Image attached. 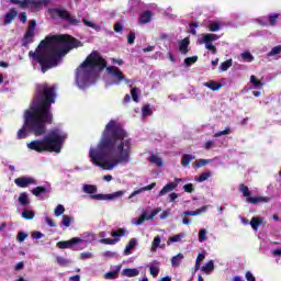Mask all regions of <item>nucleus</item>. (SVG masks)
I'll use <instances>...</instances> for the list:
<instances>
[{
    "mask_svg": "<svg viewBox=\"0 0 281 281\" xmlns=\"http://www.w3.org/2000/svg\"><path fill=\"white\" fill-rule=\"evenodd\" d=\"M128 134L122 127V124L111 120L102 133V137L97 145V149L91 148L89 157L94 164L103 170H113L120 164L131 161V148L133 144Z\"/></svg>",
    "mask_w": 281,
    "mask_h": 281,
    "instance_id": "f257e3e1",
    "label": "nucleus"
},
{
    "mask_svg": "<svg viewBox=\"0 0 281 281\" xmlns=\"http://www.w3.org/2000/svg\"><path fill=\"white\" fill-rule=\"evenodd\" d=\"M78 47H82V42L71 35H47L40 42L35 52H29V57L36 60L41 66L42 74H45L54 67H58L63 57Z\"/></svg>",
    "mask_w": 281,
    "mask_h": 281,
    "instance_id": "f03ea898",
    "label": "nucleus"
},
{
    "mask_svg": "<svg viewBox=\"0 0 281 281\" xmlns=\"http://www.w3.org/2000/svg\"><path fill=\"white\" fill-rule=\"evenodd\" d=\"M56 86H49L47 82L37 85L33 103L27 111L44 120L46 124H52L54 122L52 105L56 104Z\"/></svg>",
    "mask_w": 281,
    "mask_h": 281,
    "instance_id": "7ed1b4c3",
    "label": "nucleus"
},
{
    "mask_svg": "<svg viewBox=\"0 0 281 281\" xmlns=\"http://www.w3.org/2000/svg\"><path fill=\"white\" fill-rule=\"evenodd\" d=\"M66 139L67 134H63L59 128H53L43 139L32 140L26 146L35 153H60Z\"/></svg>",
    "mask_w": 281,
    "mask_h": 281,
    "instance_id": "20e7f679",
    "label": "nucleus"
},
{
    "mask_svg": "<svg viewBox=\"0 0 281 281\" xmlns=\"http://www.w3.org/2000/svg\"><path fill=\"white\" fill-rule=\"evenodd\" d=\"M95 68L100 69V71L106 69V59H103L98 50H92L76 69V80L78 82H89L91 76H93V69Z\"/></svg>",
    "mask_w": 281,
    "mask_h": 281,
    "instance_id": "39448f33",
    "label": "nucleus"
},
{
    "mask_svg": "<svg viewBox=\"0 0 281 281\" xmlns=\"http://www.w3.org/2000/svg\"><path fill=\"white\" fill-rule=\"evenodd\" d=\"M27 131L33 133L35 137H41L47 133V121L26 110L24 113V124L16 134L18 139H25L27 137Z\"/></svg>",
    "mask_w": 281,
    "mask_h": 281,
    "instance_id": "423d86ee",
    "label": "nucleus"
},
{
    "mask_svg": "<svg viewBox=\"0 0 281 281\" xmlns=\"http://www.w3.org/2000/svg\"><path fill=\"white\" fill-rule=\"evenodd\" d=\"M83 192H86V194H92L90 195V199L94 201H113V199H120V196H124V191H116L110 194H95V192H98V187L93 184H85Z\"/></svg>",
    "mask_w": 281,
    "mask_h": 281,
    "instance_id": "0eeeda50",
    "label": "nucleus"
},
{
    "mask_svg": "<svg viewBox=\"0 0 281 281\" xmlns=\"http://www.w3.org/2000/svg\"><path fill=\"white\" fill-rule=\"evenodd\" d=\"M50 19H63V21H67L69 25H80V20L71 16V13L65 8H48L47 10Z\"/></svg>",
    "mask_w": 281,
    "mask_h": 281,
    "instance_id": "6e6552de",
    "label": "nucleus"
},
{
    "mask_svg": "<svg viewBox=\"0 0 281 281\" xmlns=\"http://www.w3.org/2000/svg\"><path fill=\"white\" fill-rule=\"evenodd\" d=\"M239 192H241L243 196L246 198V201L252 205H258L259 203H269L271 201V198L269 196L251 198V191L249 190V187L245 186L244 183L239 184Z\"/></svg>",
    "mask_w": 281,
    "mask_h": 281,
    "instance_id": "1a4fd4ad",
    "label": "nucleus"
},
{
    "mask_svg": "<svg viewBox=\"0 0 281 281\" xmlns=\"http://www.w3.org/2000/svg\"><path fill=\"white\" fill-rule=\"evenodd\" d=\"M106 74H109V76H112V78H115L116 85H120V82H124V80H126V77L124 76L122 70H120V68L115 66L106 67Z\"/></svg>",
    "mask_w": 281,
    "mask_h": 281,
    "instance_id": "9d476101",
    "label": "nucleus"
},
{
    "mask_svg": "<svg viewBox=\"0 0 281 281\" xmlns=\"http://www.w3.org/2000/svg\"><path fill=\"white\" fill-rule=\"evenodd\" d=\"M18 188H27V186H36V179L33 177H20L14 180Z\"/></svg>",
    "mask_w": 281,
    "mask_h": 281,
    "instance_id": "9b49d317",
    "label": "nucleus"
},
{
    "mask_svg": "<svg viewBox=\"0 0 281 281\" xmlns=\"http://www.w3.org/2000/svg\"><path fill=\"white\" fill-rule=\"evenodd\" d=\"M78 243H82V238L74 237L70 240L58 241L57 247L59 249H71V247H74V245H78Z\"/></svg>",
    "mask_w": 281,
    "mask_h": 281,
    "instance_id": "f8f14e48",
    "label": "nucleus"
},
{
    "mask_svg": "<svg viewBox=\"0 0 281 281\" xmlns=\"http://www.w3.org/2000/svg\"><path fill=\"white\" fill-rule=\"evenodd\" d=\"M159 212H161V209L157 207L151 211L149 215H146V213L142 214L136 221V225H142L144 221H153V218H155L159 214Z\"/></svg>",
    "mask_w": 281,
    "mask_h": 281,
    "instance_id": "ddd939ff",
    "label": "nucleus"
},
{
    "mask_svg": "<svg viewBox=\"0 0 281 281\" xmlns=\"http://www.w3.org/2000/svg\"><path fill=\"white\" fill-rule=\"evenodd\" d=\"M150 21H153V11H143L138 18V23L146 25L147 23H150Z\"/></svg>",
    "mask_w": 281,
    "mask_h": 281,
    "instance_id": "4468645a",
    "label": "nucleus"
},
{
    "mask_svg": "<svg viewBox=\"0 0 281 281\" xmlns=\"http://www.w3.org/2000/svg\"><path fill=\"white\" fill-rule=\"evenodd\" d=\"M19 16V12L14 10V8H11L9 12L4 14L3 23L4 25H10L14 19Z\"/></svg>",
    "mask_w": 281,
    "mask_h": 281,
    "instance_id": "2eb2a0df",
    "label": "nucleus"
},
{
    "mask_svg": "<svg viewBox=\"0 0 281 281\" xmlns=\"http://www.w3.org/2000/svg\"><path fill=\"white\" fill-rule=\"evenodd\" d=\"M120 271H122V265L116 266L115 270L106 272L104 274L105 280H117L120 278Z\"/></svg>",
    "mask_w": 281,
    "mask_h": 281,
    "instance_id": "dca6fc26",
    "label": "nucleus"
},
{
    "mask_svg": "<svg viewBox=\"0 0 281 281\" xmlns=\"http://www.w3.org/2000/svg\"><path fill=\"white\" fill-rule=\"evenodd\" d=\"M121 276L125 278H137L139 276V270L137 268H125L122 270Z\"/></svg>",
    "mask_w": 281,
    "mask_h": 281,
    "instance_id": "f3484780",
    "label": "nucleus"
},
{
    "mask_svg": "<svg viewBox=\"0 0 281 281\" xmlns=\"http://www.w3.org/2000/svg\"><path fill=\"white\" fill-rule=\"evenodd\" d=\"M178 183L175 182H169L167 183L158 193V196H166V194H168V192H172V190H176V188H178Z\"/></svg>",
    "mask_w": 281,
    "mask_h": 281,
    "instance_id": "a211bd4d",
    "label": "nucleus"
},
{
    "mask_svg": "<svg viewBox=\"0 0 281 281\" xmlns=\"http://www.w3.org/2000/svg\"><path fill=\"white\" fill-rule=\"evenodd\" d=\"M188 47H190V37H184L182 41L179 42V52L186 55L190 52Z\"/></svg>",
    "mask_w": 281,
    "mask_h": 281,
    "instance_id": "6ab92c4d",
    "label": "nucleus"
},
{
    "mask_svg": "<svg viewBox=\"0 0 281 281\" xmlns=\"http://www.w3.org/2000/svg\"><path fill=\"white\" fill-rule=\"evenodd\" d=\"M34 35L35 33L26 31L22 38V47H27V45H31V43H34Z\"/></svg>",
    "mask_w": 281,
    "mask_h": 281,
    "instance_id": "aec40b11",
    "label": "nucleus"
},
{
    "mask_svg": "<svg viewBox=\"0 0 281 281\" xmlns=\"http://www.w3.org/2000/svg\"><path fill=\"white\" fill-rule=\"evenodd\" d=\"M262 223H263V218L262 217L254 216L250 220L249 225L254 229V232H258V229H260V225H262Z\"/></svg>",
    "mask_w": 281,
    "mask_h": 281,
    "instance_id": "412c9836",
    "label": "nucleus"
},
{
    "mask_svg": "<svg viewBox=\"0 0 281 281\" xmlns=\"http://www.w3.org/2000/svg\"><path fill=\"white\" fill-rule=\"evenodd\" d=\"M207 164H212V159H198L192 164V168L194 170H199V168H203L204 166H207Z\"/></svg>",
    "mask_w": 281,
    "mask_h": 281,
    "instance_id": "4be33fe9",
    "label": "nucleus"
},
{
    "mask_svg": "<svg viewBox=\"0 0 281 281\" xmlns=\"http://www.w3.org/2000/svg\"><path fill=\"white\" fill-rule=\"evenodd\" d=\"M204 87H207V89H211V91H218L223 89V83H218L214 80H210L207 82H204Z\"/></svg>",
    "mask_w": 281,
    "mask_h": 281,
    "instance_id": "5701e85b",
    "label": "nucleus"
},
{
    "mask_svg": "<svg viewBox=\"0 0 281 281\" xmlns=\"http://www.w3.org/2000/svg\"><path fill=\"white\" fill-rule=\"evenodd\" d=\"M9 3H13V5H19L22 10L26 8H31V0H9Z\"/></svg>",
    "mask_w": 281,
    "mask_h": 281,
    "instance_id": "b1692460",
    "label": "nucleus"
},
{
    "mask_svg": "<svg viewBox=\"0 0 281 281\" xmlns=\"http://www.w3.org/2000/svg\"><path fill=\"white\" fill-rule=\"evenodd\" d=\"M135 247H137V239H135V238L130 239L128 244L126 245V247L124 249L125 256H131V251H133V249H135Z\"/></svg>",
    "mask_w": 281,
    "mask_h": 281,
    "instance_id": "393cba45",
    "label": "nucleus"
},
{
    "mask_svg": "<svg viewBox=\"0 0 281 281\" xmlns=\"http://www.w3.org/2000/svg\"><path fill=\"white\" fill-rule=\"evenodd\" d=\"M193 159H196V156L191 155V154H184L182 156V161H181L183 168H188L190 166L191 161H193Z\"/></svg>",
    "mask_w": 281,
    "mask_h": 281,
    "instance_id": "a878e982",
    "label": "nucleus"
},
{
    "mask_svg": "<svg viewBox=\"0 0 281 281\" xmlns=\"http://www.w3.org/2000/svg\"><path fill=\"white\" fill-rule=\"evenodd\" d=\"M18 201L20 205H22V207H27V205H30V199L27 198V192L20 193Z\"/></svg>",
    "mask_w": 281,
    "mask_h": 281,
    "instance_id": "bb28decb",
    "label": "nucleus"
},
{
    "mask_svg": "<svg viewBox=\"0 0 281 281\" xmlns=\"http://www.w3.org/2000/svg\"><path fill=\"white\" fill-rule=\"evenodd\" d=\"M49 0H31V8L37 10V8H42V5H49Z\"/></svg>",
    "mask_w": 281,
    "mask_h": 281,
    "instance_id": "cd10ccee",
    "label": "nucleus"
},
{
    "mask_svg": "<svg viewBox=\"0 0 281 281\" xmlns=\"http://www.w3.org/2000/svg\"><path fill=\"white\" fill-rule=\"evenodd\" d=\"M47 192H49L47 190V188L45 187H36L34 189L31 190V193L34 195V196H40L41 194H47Z\"/></svg>",
    "mask_w": 281,
    "mask_h": 281,
    "instance_id": "c85d7f7f",
    "label": "nucleus"
},
{
    "mask_svg": "<svg viewBox=\"0 0 281 281\" xmlns=\"http://www.w3.org/2000/svg\"><path fill=\"white\" fill-rule=\"evenodd\" d=\"M218 35L206 33L202 36V43H212L213 41H218Z\"/></svg>",
    "mask_w": 281,
    "mask_h": 281,
    "instance_id": "c756f323",
    "label": "nucleus"
},
{
    "mask_svg": "<svg viewBox=\"0 0 281 281\" xmlns=\"http://www.w3.org/2000/svg\"><path fill=\"white\" fill-rule=\"evenodd\" d=\"M278 19H280V13H271L268 15L269 25L276 27V25H278Z\"/></svg>",
    "mask_w": 281,
    "mask_h": 281,
    "instance_id": "7c9ffc66",
    "label": "nucleus"
},
{
    "mask_svg": "<svg viewBox=\"0 0 281 281\" xmlns=\"http://www.w3.org/2000/svg\"><path fill=\"white\" fill-rule=\"evenodd\" d=\"M201 271L205 272L206 276H210V273H212V271H214V261H209L206 262L202 268Z\"/></svg>",
    "mask_w": 281,
    "mask_h": 281,
    "instance_id": "2f4dec72",
    "label": "nucleus"
},
{
    "mask_svg": "<svg viewBox=\"0 0 281 281\" xmlns=\"http://www.w3.org/2000/svg\"><path fill=\"white\" fill-rule=\"evenodd\" d=\"M183 258H184V256L181 252H179L177 256H173L171 258V266L179 267L181 265V261L183 260Z\"/></svg>",
    "mask_w": 281,
    "mask_h": 281,
    "instance_id": "473e14b6",
    "label": "nucleus"
},
{
    "mask_svg": "<svg viewBox=\"0 0 281 281\" xmlns=\"http://www.w3.org/2000/svg\"><path fill=\"white\" fill-rule=\"evenodd\" d=\"M157 186V183L153 182L146 187H144L142 190L144 192L148 191V190H153V188H155ZM142 190H136L134 192H132V194L130 195V199H133V196H137V194H139V192H142Z\"/></svg>",
    "mask_w": 281,
    "mask_h": 281,
    "instance_id": "72a5a7b5",
    "label": "nucleus"
},
{
    "mask_svg": "<svg viewBox=\"0 0 281 281\" xmlns=\"http://www.w3.org/2000/svg\"><path fill=\"white\" fill-rule=\"evenodd\" d=\"M148 161H150V164H156V166H158V168H161V166H164V160H161V158H159L156 155H151L148 158Z\"/></svg>",
    "mask_w": 281,
    "mask_h": 281,
    "instance_id": "f704fd0d",
    "label": "nucleus"
},
{
    "mask_svg": "<svg viewBox=\"0 0 281 281\" xmlns=\"http://www.w3.org/2000/svg\"><path fill=\"white\" fill-rule=\"evenodd\" d=\"M183 236H186V234L181 233L169 237L167 245H170L171 243H179Z\"/></svg>",
    "mask_w": 281,
    "mask_h": 281,
    "instance_id": "c9c22d12",
    "label": "nucleus"
},
{
    "mask_svg": "<svg viewBox=\"0 0 281 281\" xmlns=\"http://www.w3.org/2000/svg\"><path fill=\"white\" fill-rule=\"evenodd\" d=\"M212 177V171L202 172L198 179H195L199 183H203V181H207Z\"/></svg>",
    "mask_w": 281,
    "mask_h": 281,
    "instance_id": "e433bc0d",
    "label": "nucleus"
},
{
    "mask_svg": "<svg viewBox=\"0 0 281 281\" xmlns=\"http://www.w3.org/2000/svg\"><path fill=\"white\" fill-rule=\"evenodd\" d=\"M22 218H25L26 221H32L34 218V211L24 210L22 212Z\"/></svg>",
    "mask_w": 281,
    "mask_h": 281,
    "instance_id": "4c0bfd02",
    "label": "nucleus"
},
{
    "mask_svg": "<svg viewBox=\"0 0 281 281\" xmlns=\"http://www.w3.org/2000/svg\"><path fill=\"white\" fill-rule=\"evenodd\" d=\"M101 243L103 245H115L116 243H120V238L119 237H114V238H103L101 239Z\"/></svg>",
    "mask_w": 281,
    "mask_h": 281,
    "instance_id": "58836bf2",
    "label": "nucleus"
},
{
    "mask_svg": "<svg viewBox=\"0 0 281 281\" xmlns=\"http://www.w3.org/2000/svg\"><path fill=\"white\" fill-rule=\"evenodd\" d=\"M111 236H113V238H120L122 236H126V229L119 228L117 231L112 232Z\"/></svg>",
    "mask_w": 281,
    "mask_h": 281,
    "instance_id": "ea45409f",
    "label": "nucleus"
},
{
    "mask_svg": "<svg viewBox=\"0 0 281 281\" xmlns=\"http://www.w3.org/2000/svg\"><path fill=\"white\" fill-rule=\"evenodd\" d=\"M205 44V49H209V52H212L213 55L217 54L216 46L212 44V42H203Z\"/></svg>",
    "mask_w": 281,
    "mask_h": 281,
    "instance_id": "a19ab883",
    "label": "nucleus"
},
{
    "mask_svg": "<svg viewBox=\"0 0 281 281\" xmlns=\"http://www.w3.org/2000/svg\"><path fill=\"white\" fill-rule=\"evenodd\" d=\"M232 65H233V60L227 59L221 64L220 69H221V71H227V69H229V67H232Z\"/></svg>",
    "mask_w": 281,
    "mask_h": 281,
    "instance_id": "79ce46f5",
    "label": "nucleus"
},
{
    "mask_svg": "<svg viewBox=\"0 0 281 281\" xmlns=\"http://www.w3.org/2000/svg\"><path fill=\"white\" fill-rule=\"evenodd\" d=\"M196 60H199V56L187 57L184 59V65L187 67H191V65H194V63H196Z\"/></svg>",
    "mask_w": 281,
    "mask_h": 281,
    "instance_id": "37998d69",
    "label": "nucleus"
},
{
    "mask_svg": "<svg viewBox=\"0 0 281 281\" xmlns=\"http://www.w3.org/2000/svg\"><path fill=\"white\" fill-rule=\"evenodd\" d=\"M205 240H207V231L205 228H202L199 232V241L205 243Z\"/></svg>",
    "mask_w": 281,
    "mask_h": 281,
    "instance_id": "c03bdc74",
    "label": "nucleus"
},
{
    "mask_svg": "<svg viewBox=\"0 0 281 281\" xmlns=\"http://www.w3.org/2000/svg\"><path fill=\"white\" fill-rule=\"evenodd\" d=\"M55 216H63L65 214V206L63 204H58L54 210Z\"/></svg>",
    "mask_w": 281,
    "mask_h": 281,
    "instance_id": "a18cd8bd",
    "label": "nucleus"
},
{
    "mask_svg": "<svg viewBox=\"0 0 281 281\" xmlns=\"http://www.w3.org/2000/svg\"><path fill=\"white\" fill-rule=\"evenodd\" d=\"M199 27V22H191L189 24V34H192L193 36H196V29Z\"/></svg>",
    "mask_w": 281,
    "mask_h": 281,
    "instance_id": "49530a36",
    "label": "nucleus"
},
{
    "mask_svg": "<svg viewBox=\"0 0 281 281\" xmlns=\"http://www.w3.org/2000/svg\"><path fill=\"white\" fill-rule=\"evenodd\" d=\"M61 225L64 227H71V217L69 215H63Z\"/></svg>",
    "mask_w": 281,
    "mask_h": 281,
    "instance_id": "de8ad7c7",
    "label": "nucleus"
},
{
    "mask_svg": "<svg viewBox=\"0 0 281 281\" xmlns=\"http://www.w3.org/2000/svg\"><path fill=\"white\" fill-rule=\"evenodd\" d=\"M221 30V23L213 22L209 25V32H218Z\"/></svg>",
    "mask_w": 281,
    "mask_h": 281,
    "instance_id": "09e8293b",
    "label": "nucleus"
},
{
    "mask_svg": "<svg viewBox=\"0 0 281 281\" xmlns=\"http://www.w3.org/2000/svg\"><path fill=\"white\" fill-rule=\"evenodd\" d=\"M82 23L87 26V27H91L92 30H98V25L89 20H87V18L82 19Z\"/></svg>",
    "mask_w": 281,
    "mask_h": 281,
    "instance_id": "8fccbe9b",
    "label": "nucleus"
},
{
    "mask_svg": "<svg viewBox=\"0 0 281 281\" xmlns=\"http://www.w3.org/2000/svg\"><path fill=\"white\" fill-rule=\"evenodd\" d=\"M281 54V45L274 46L269 53L268 56H278Z\"/></svg>",
    "mask_w": 281,
    "mask_h": 281,
    "instance_id": "3c124183",
    "label": "nucleus"
},
{
    "mask_svg": "<svg viewBox=\"0 0 281 281\" xmlns=\"http://www.w3.org/2000/svg\"><path fill=\"white\" fill-rule=\"evenodd\" d=\"M56 262L59 265V267H67L69 261L64 257H56Z\"/></svg>",
    "mask_w": 281,
    "mask_h": 281,
    "instance_id": "603ef678",
    "label": "nucleus"
},
{
    "mask_svg": "<svg viewBox=\"0 0 281 281\" xmlns=\"http://www.w3.org/2000/svg\"><path fill=\"white\" fill-rule=\"evenodd\" d=\"M243 60H248V63L254 61V55L250 52H245L241 54Z\"/></svg>",
    "mask_w": 281,
    "mask_h": 281,
    "instance_id": "864d4df0",
    "label": "nucleus"
},
{
    "mask_svg": "<svg viewBox=\"0 0 281 281\" xmlns=\"http://www.w3.org/2000/svg\"><path fill=\"white\" fill-rule=\"evenodd\" d=\"M229 133H232V130L226 127L224 131L216 132L214 137H223V135H229Z\"/></svg>",
    "mask_w": 281,
    "mask_h": 281,
    "instance_id": "5fc2aeb1",
    "label": "nucleus"
},
{
    "mask_svg": "<svg viewBox=\"0 0 281 281\" xmlns=\"http://www.w3.org/2000/svg\"><path fill=\"white\" fill-rule=\"evenodd\" d=\"M250 82L254 87H262V81H260L256 76H250Z\"/></svg>",
    "mask_w": 281,
    "mask_h": 281,
    "instance_id": "6e6d98bb",
    "label": "nucleus"
},
{
    "mask_svg": "<svg viewBox=\"0 0 281 281\" xmlns=\"http://www.w3.org/2000/svg\"><path fill=\"white\" fill-rule=\"evenodd\" d=\"M183 190H184V192L192 194V192H194V184L187 183L183 186Z\"/></svg>",
    "mask_w": 281,
    "mask_h": 281,
    "instance_id": "4d7b16f0",
    "label": "nucleus"
},
{
    "mask_svg": "<svg viewBox=\"0 0 281 281\" xmlns=\"http://www.w3.org/2000/svg\"><path fill=\"white\" fill-rule=\"evenodd\" d=\"M34 30H36V20H31L29 22V26H27L26 32L34 33Z\"/></svg>",
    "mask_w": 281,
    "mask_h": 281,
    "instance_id": "13d9d810",
    "label": "nucleus"
},
{
    "mask_svg": "<svg viewBox=\"0 0 281 281\" xmlns=\"http://www.w3.org/2000/svg\"><path fill=\"white\" fill-rule=\"evenodd\" d=\"M159 245H161V237L156 236L153 240L151 249H157V247H159Z\"/></svg>",
    "mask_w": 281,
    "mask_h": 281,
    "instance_id": "bf43d9fd",
    "label": "nucleus"
},
{
    "mask_svg": "<svg viewBox=\"0 0 281 281\" xmlns=\"http://www.w3.org/2000/svg\"><path fill=\"white\" fill-rule=\"evenodd\" d=\"M149 273H150V276H153V278H157V276H159V268L151 266L149 268Z\"/></svg>",
    "mask_w": 281,
    "mask_h": 281,
    "instance_id": "052dcab7",
    "label": "nucleus"
},
{
    "mask_svg": "<svg viewBox=\"0 0 281 281\" xmlns=\"http://www.w3.org/2000/svg\"><path fill=\"white\" fill-rule=\"evenodd\" d=\"M131 95L134 102H139V94L137 93V88L131 90Z\"/></svg>",
    "mask_w": 281,
    "mask_h": 281,
    "instance_id": "680f3d73",
    "label": "nucleus"
},
{
    "mask_svg": "<svg viewBox=\"0 0 281 281\" xmlns=\"http://www.w3.org/2000/svg\"><path fill=\"white\" fill-rule=\"evenodd\" d=\"M127 43L130 45H133L135 43V32H130V34L127 35Z\"/></svg>",
    "mask_w": 281,
    "mask_h": 281,
    "instance_id": "e2e57ef3",
    "label": "nucleus"
},
{
    "mask_svg": "<svg viewBox=\"0 0 281 281\" xmlns=\"http://www.w3.org/2000/svg\"><path fill=\"white\" fill-rule=\"evenodd\" d=\"M142 113L143 115L146 117L148 115H150V105H144L143 109H142Z\"/></svg>",
    "mask_w": 281,
    "mask_h": 281,
    "instance_id": "0e129e2a",
    "label": "nucleus"
},
{
    "mask_svg": "<svg viewBox=\"0 0 281 281\" xmlns=\"http://www.w3.org/2000/svg\"><path fill=\"white\" fill-rule=\"evenodd\" d=\"M80 258H81V260H89V258H93V254H91V252H81Z\"/></svg>",
    "mask_w": 281,
    "mask_h": 281,
    "instance_id": "69168bd1",
    "label": "nucleus"
},
{
    "mask_svg": "<svg viewBox=\"0 0 281 281\" xmlns=\"http://www.w3.org/2000/svg\"><path fill=\"white\" fill-rule=\"evenodd\" d=\"M16 238L20 243H23V240H25V238H27V234H25L24 232H20V233H18Z\"/></svg>",
    "mask_w": 281,
    "mask_h": 281,
    "instance_id": "338daca9",
    "label": "nucleus"
},
{
    "mask_svg": "<svg viewBox=\"0 0 281 281\" xmlns=\"http://www.w3.org/2000/svg\"><path fill=\"white\" fill-rule=\"evenodd\" d=\"M246 280L247 281H256V277L249 271L246 272Z\"/></svg>",
    "mask_w": 281,
    "mask_h": 281,
    "instance_id": "774afa93",
    "label": "nucleus"
}]
</instances>
